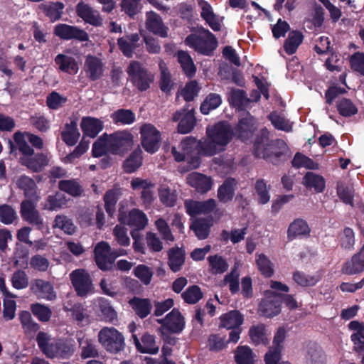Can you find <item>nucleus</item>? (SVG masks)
Wrapping results in <instances>:
<instances>
[{"label":"nucleus","mask_w":364,"mask_h":364,"mask_svg":"<svg viewBox=\"0 0 364 364\" xmlns=\"http://www.w3.org/2000/svg\"><path fill=\"white\" fill-rule=\"evenodd\" d=\"M285 337L286 331L284 328L279 327L274 335L273 346L265 355L264 361L266 364H290L288 362H279L282 350V343L284 341Z\"/></svg>","instance_id":"14"},{"label":"nucleus","mask_w":364,"mask_h":364,"mask_svg":"<svg viewBox=\"0 0 364 364\" xmlns=\"http://www.w3.org/2000/svg\"><path fill=\"white\" fill-rule=\"evenodd\" d=\"M18 217L16 210L11 205H0V221L5 225L17 223Z\"/></svg>","instance_id":"53"},{"label":"nucleus","mask_w":364,"mask_h":364,"mask_svg":"<svg viewBox=\"0 0 364 364\" xmlns=\"http://www.w3.org/2000/svg\"><path fill=\"white\" fill-rule=\"evenodd\" d=\"M31 290L38 297L52 301L56 298L53 285L43 279H34L31 284Z\"/></svg>","instance_id":"23"},{"label":"nucleus","mask_w":364,"mask_h":364,"mask_svg":"<svg viewBox=\"0 0 364 364\" xmlns=\"http://www.w3.org/2000/svg\"><path fill=\"white\" fill-rule=\"evenodd\" d=\"M235 136L234 129L226 122H219L206 128V137L200 139L199 147L205 156L224 151Z\"/></svg>","instance_id":"1"},{"label":"nucleus","mask_w":364,"mask_h":364,"mask_svg":"<svg viewBox=\"0 0 364 364\" xmlns=\"http://www.w3.org/2000/svg\"><path fill=\"white\" fill-rule=\"evenodd\" d=\"M120 194V190L116 188L107 191L104 196L105 210L110 216L115 212V206Z\"/></svg>","instance_id":"49"},{"label":"nucleus","mask_w":364,"mask_h":364,"mask_svg":"<svg viewBox=\"0 0 364 364\" xmlns=\"http://www.w3.org/2000/svg\"><path fill=\"white\" fill-rule=\"evenodd\" d=\"M142 164V151L139 148L134 150L124 163V169L127 173L134 172Z\"/></svg>","instance_id":"46"},{"label":"nucleus","mask_w":364,"mask_h":364,"mask_svg":"<svg viewBox=\"0 0 364 364\" xmlns=\"http://www.w3.org/2000/svg\"><path fill=\"white\" fill-rule=\"evenodd\" d=\"M55 63L62 72L70 75H75L78 72V64L73 57L58 54L55 58Z\"/></svg>","instance_id":"32"},{"label":"nucleus","mask_w":364,"mask_h":364,"mask_svg":"<svg viewBox=\"0 0 364 364\" xmlns=\"http://www.w3.org/2000/svg\"><path fill=\"white\" fill-rule=\"evenodd\" d=\"M80 136V134L75 120H71L70 123H66L61 133V138L68 146H74Z\"/></svg>","instance_id":"35"},{"label":"nucleus","mask_w":364,"mask_h":364,"mask_svg":"<svg viewBox=\"0 0 364 364\" xmlns=\"http://www.w3.org/2000/svg\"><path fill=\"white\" fill-rule=\"evenodd\" d=\"M109 146L108 134H104L93 144L92 156L94 157H100L107 154H111Z\"/></svg>","instance_id":"45"},{"label":"nucleus","mask_w":364,"mask_h":364,"mask_svg":"<svg viewBox=\"0 0 364 364\" xmlns=\"http://www.w3.org/2000/svg\"><path fill=\"white\" fill-rule=\"evenodd\" d=\"M41 8L43 9L46 15L50 18L51 21H55L60 18L63 4L60 2H55L43 4Z\"/></svg>","instance_id":"60"},{"label":"nucleus","mask_w":364,"mask_h":364,"mask_svg":"<svg viewBox=\"0 0 364 364\" xmlns=\"http://www.w3.org/2000/svg\"><path fill=\"white\" fill-rule=\"evenodd\" d=\"M99 343L107 351L117 353L124 348L123 335L114 327H104L98 333Z\"/></svg>","instance_id":"6"},{"label":"nucleus","mask_w":364,"mask_h":364,"mask_svg":"<svg viewBox=\"0 0 364 364\" xmlns=\"http://www.w3.org/2000/svg\"><path fill=\"white\" fill-rule=\"evenodd\" d=\"M186 180L191 187L200 193L208 192L213 186V181L210 177L198 172H193L188 174Z\"/></svg>","instance_id":"22"},{"label":"nucleus","mask_w":364,"mask_h":364,"mask_svg":"<svg viewBox=\"0 0 364 364\" xmlns=\"http://www.w3.org/2000/svg\"><path fill=\"white\" fill-rule=\"evenodd\" d=\"M118 220L123 225H127L136 230H143L148 224V218L146 214L136 208H134L127 214L122 210H119Z\"/></svg>","instance_id":"13"},{"label":"nucleus","mask_w":364,"mask_h":364,"mask_svg":"<svg viewBox=\"0 0 364 364\" xmlns=\"http://www.w3.org/2000/svg\"><path fill=\"white\" fill-rule=\"evenodd\" d=\"M230 105L238 109H243L250 102L245 93L241 90H232L229 97Z\"/></svg>","instance_id":"57"},{"label":"nucleus","mask_w":364,"mask_h":364,"mask_svg":"<svg viewBox=\"0 0 364 364\" xmlns=\"http://www.w3.org/2000/svg\"><path fill=\"white\" fill-rule=\"evenodd\" d=\"M78 343L82 359L98 357L99 352L92 339L83 336L78 338Z\"/></svg>","instance_id":"34"},{"label":"nucleus","mask_w":364,"mask_h":364,"mask_svg":"<svg viewBox=\"0 0 364 364\" xmlns=\"http://www.w3.org/2000/svg\"><path fill=\"white\" fill-rule=\"evenodd\" d=\"M157 322L166 330L174 333L181 332L185 326L184 318L176 309H173L165 318L158 319Z\"/></svg>","instance_id":"18"},{"label":"nucleus","mask_w":364,"mask_h":364,"mask_svg":"<svg viewBox=\"0 0 364 364\" xmlns=\"http://www.w3.org/2000/svg\"><path fill=\"white\" fill-rule=\"evenodd\" d=\"M237 364H255L253 353L248 346H238L235 355Z\"/></svg>","instance_id":"54"},{"label":"nucleus","mask_w":364,"mask_h":364,"mask_svg":"<svg viewBox=\"0 0 364 364\" xmlns=\"http://www.w3.org/2000/svg\"><path fill=\"white\" fill-rule=\"evenodd\" d=\"M267 133V132L263 133L261 139L255 142L254 154L257 158L264 159L274 164H277L284 154L285 145L282 142L283 149L279 147V142L269 141Z\"/></svg>","instance_id":"3"},{"label":"nucleus","mask_w":364,"mask_h":364,"mask_svg":"<svg viewBox=\"0 0 364 364\" xmlns=\"http://www.w3.org/2000/svg\"><path fill=\"white\" fill-rule=\"evenodd\" d=\"M146 27L149 31L163 38L167 36L168 28L164 26L159 14L149 11L146 13Z\"/></svg>","instance_id":"27"},{"label":"nucleus","mask_w":364,"mask_h":364,"mask_svg":"<svg viewBox=\"0 0 364 364\" xmlns=\"http://www.w3.org/2000/svg\"><path fill=\"white\" fill-rule=\"evenodd\" d=\"M108 138L112 154L124 155L132 148L134 144V136L127 131L108 134Z\"/></svg>","instance_id":"10"},{"label":"nucleus","mask_w":364,"mask_h":364,"mask_svg":"<svg viewBox=\"0 0 364 364\" xmlns=\"http://www.w3.org/2000/svg\"><path fill=\"white\" fill-rule=\"evenodd\" d=\"M126 255L127 252L124 250H119V253L112 252L109 243L104 241L98 242L94 250L96 264L102 270L109 269L117 257Z\"/></svg>","instance_id":"8"},{"label":"nucleus","mask_w":364,"mask_h":364,"mask_svg":"<svg viewBox=\"0 0 364 364\" xmlns=\"http://www.w3.org/2000/svg\"><path fill=\"white\" fill-rule=\"evenodd\" d=\"M141 144L144 150L154 154L158 151L161 143V132L155 126L150 123L142 124L139 129Z\"/></svg>","instance_id":"9"},{"label":"nucleus","mask_w":364,"mask_h":364,"mask_svg":"<svg viewBox=\"0 0 364 364\" xmlns=\"http://www.w3.org/2000/svg\"><path fill=\"white\" fill-rule=\"evenodd\" d=\"M303 183L306 188L314 189L317 193L322 192L325 188L323 178L312 172L306 173L303 179Z\"/></svg>","instance_id":"42"},{"label":"nucleus","mask_w":364,"mask_h":364,"mask_svg":"<svg viewBox=\"0 0 364 364\" xmlns=\"http://www.w3.org/2000/svg\"><path fill=\"white\" fill-rule=\"evenodd\" d=\"M73 286L79 296L87 295L92 289V280L89 274L83 269H77L70 274Z\"/></svg>","instance_id":"15"},{"label":"nucleus","mask_w":364,"mask_h":364,"mask_svg":"<svg viewBox=\"0 0 364 364\" xmlns=\"http://www.w3.org/2000/svg\"><path fill=\"white\" fill-rule=\"evenodd\" d=\"M338 113L343 117H350L358 112V109L353 102L347 98L339 99L336 104Z\"/></svg>","instance_id":"56"},{"label":"nucleus","mask_w":364,"mask_h":364,"mask_svg":"<svg viewBox=\"0 0 364 364\" xmlns=\"http://www.w3.org/2000/svg\"><path fill=\"white\" fill-rule=\"evenodd\" d=\"M85 71L91 80H97L103 75V63L99 58L89 55L85 59Z\"/></svg>","instance_id":"25"},{"label":"nucleus","mask_w":364,"mask_h":364,"mask_svg":"<svg viewBox=\"0 0 364 364\" xmlns=\"http://www.w3.org/2000/svg\"><path fill=\"white\" fill-rule=\"evenodd\" d=\"M159 197L160 201L167 207H173L176 203L177 194L176 191L166 186H161L159 188Z\"/></svg>","instance_id":"51"},{"label":"nucleus","mask_w":364,"mask_h":364,"mask_svg":"<svg viewBox=\"0 0 364 364\" xmlns=\"http://www.w3.org/2000/svg\"><path fill=\"white\" fill-rule=\"evenodd\" d=\"M66 197L60 193L49 196L47 198L46 208L49 210H55L63 208L67 204Z\"/></svg>","instance_id":"62"},{"label":"nucleus","mask_w":364,"mask_h":364,"mask_svg":"<svg viewBox=\"0 0 364 364\" xmlns=\"http://www.w3.org/2000/svg\"><path fill=\"white\" fill-rule=\"evenodd\" d=\"M311 229L307 223L303 219L294 220L289 226L287 237L293 240L298 237L307 236L310 234Z\"/></svg>","instance_id":"31"},{"label":"nucleus","mask_w":364,"mask_h":364,"mask_svg":"<svg viewBox=\"0 0 364 364\" xmlns=\"http://www.w3.org/2000/svg\"><path fill=\"white\" fill-rule=\"evenodd\" d=\"M200 143V140L197 141L195 138L191 136H186L184 138L178 145V148H172L171 152L175 160L180 162L184 160H188L189 158H191V161L189 162L190 166L194 168L198 167L200 164L199 158L198 156L192 158L191 156L195 150L197 151L198 154L203 156V154L199 147Z\"/></svg>","instance_id":"5"},{"label":"nucleus","mask_w":364,"mask_h":364,"mask_svg":"<svg viewBox=\"0 0 364 364\" xmlns=\"http://www.w3.org/2000/svg\"><path fill=\"white\" fill-rule=\"evenodd\" d=\"M257 257L256 264L259 272L266 277H272L274 269L270 260L264 254L257 255Z\"/></svg>","instance_id":"63"},{"label":"nucleus","mask_w":364,"mask_h":364,"mask_svg":"<svg viewBox=\"0 0 364 364\" xmlns=\"http://www.w3.org/2000/svg\"><path fill=\"white\" fill-rule=\"evenodd\" d=\"M256 129V122L255 118L249 113H247L244 117H242L237 124L234 134L242 141L249 139Z\"/></svg>","instance_id":"20"},{"label":"nucleus","mask_w":364,"mask_h":364,"mask_svg":"<svg viewBox=\"0 0 364 364\" xmlns=\"http://www.w3.org/2000/svg\"><path fill=\"white\" fill-rule=\"evenodd\" d=\"M136 349L142 353L156 354L159 346L156 344L155 337L149 333H144L139 340L136 336H133Z\"/></svg>","instance_id":"28"},{"label":"nucleus","mask_w":364,"mask_h":364,"mask_svg":"<svg viewBox=\"0 0 364 364\" xmlns=\"http://www.w3.org/2000/svg\"><path fill=\"white\" fill-rule=\"evenodd\" d=\"M209 270L212 274H218L224 273L228 268L226 260L218 255H211L208 257Z\"/></svg>","instance_id":"47"},{"label":"nucleus","mask_w":364,"mask_h":364,"mask_svg":"<svg viewBox=\"0 0 364 364\" xmlns=\"http://www.w3.org/2000/svg\"><path fill=\"white\" fill-rule=\"evenodd\" d=\"M54 34L63 40L75 39L81 42L89 40L88 34L77 26L60 23L55 26Z\"/></svg>","instance_id":"16"},{"label":"nucleus","mask_w":364,"mask_h":364,"mask_svg":"<svg viewBox=\"0 0 364 364\" xmlns=\"http://www.w3.org/2000/svg\"><path fill=\"white\" fill-rule=\"evenodd\" d=\"M282 299L279 294L267 291L266 297L259 304V311L266 317H273L281 311Z\"/></svg>","instance_id":"17"},{"label":"nucleus","mask_w":364,"mask_h":364,"mask_svg":"<svg viewBox=\"0 0 364 364\" xmlns=\"http://www.w3.org/2000/svg\"><path fill=\"white\" fill-rule=\"evenodd\" d=\"M304 39L302 33L298 31H291L284 43V51L288 55H292L296 53L299 46L301 44Z\"/></svg>","instance_id":"41"},{"label":"nucleus","mask_w":364,"mask_h":364,"mask_svg":"<svg viewBox=\"0 0 364 364\" xmlns=\"http://www.w3.org/2000/svg\"><path fill=\"white\" fill-rule=\"evenodd\" d=\"M184 42L198 53L207 56L212 55L218 47V40L215 35L204 28L188 35Z\"/></svg>","instance_id":"2"},{"label":"nucleus","mask_w":364,"mask_h":364,"mask_svg":"<svg viewBox=\"0 0 364 364\" xmlns=\"http://www.w3.org/2000/svg\"><path fill=\"white\" fill-rule=\"evenodd\" d=\"M36 341L40 349L48 358H65L73 354L70 346L60 341L50 342L48 335L44 332L38 333Z\"/></svg>","instance_id":"4"},{"label":"nucleus","mask_w":364,"mask_h":364,"mask_svg":"<svg viewBox=\"0 0 364 364\" xmlns=\"http://www.w3.org/2000/svg\"><path fill=\"white\" fill-rule=\"evenodd\" d=\"M20 163L33 172H39L49 164V157L43 153L33 154L28 157H20Z\"/></svg>","instance_id":"21"},{"label":"nucleus","mask_w":364,"mask_h":364,"mask_svg":"<svg viewBox=\"0 0 364 364\" xmlns=\"http://www.w3.org/2000/svg\"><path fill=\"white\" fill-rule=\"evenodd\" d=\"M127 73L133 85L140 91L149 89L154 80V75L138 61H132L127 68Z\"/></svg>","instance_id":"7"},{"label":"nucleus","mask_w":364,"mask_h":364,"mask_svg":"<svg viewBox=\"0 0 364 364\" xmlns=\"http://www.w3.org/2000/svg\"><path fill=\"white\" fill-rule=\"evenodd\" d=\"M53 228L60 229L68 235H72L75 231V226L72 220L63 215H58L55 216Z\"/></svg>","instance_id":"55"},{"label":"nucleus","mask_w":364,"mask_h":364,"mask_svg":"<svg viewBox=\"0 0 364 364\" xmlns=\"http://www.w3.org/2000/svg\"><path fill=\"white\" fill-rule=\"evenodd\" d=\"M173 121L178 122V132L187 134L191 132L196 124V117L193 110L177 111L173 114Z\"/></svg>","instance_id":"19"},{"label":"nucleus","mask_w":364,"mask_h":364,"mask_svg":"<svg viewBox=\"0 0 364 364\" xmlns=\"http://www.w3.org/2000/svg\"><path fill=\"white\" fill-rule=\"evenodd\" d=\"M213 225L212 218H200L196 220L192 223L191 229L193 230L198 239L204 240L209 235L210 230Z\"/></svg>","instance_id":"37"},{"label":"nucleus","mask_w":364,"mask_h":364,"mask_svg":"<svg viewBox=\"0 0 364 364\" xmlns=\"http://www.w3.org/2000/svg\"><path fill=\"white\" fill-rule=\"evenodd\" d=\"M139 40L138 34H132L126 38H120L118 39V46L123 54L130 58L132 56L134 50L136 48L137 42Z\"/></svg>","instance_id":"40"},{"label":"nucleus","mask_w":364,"mask_h":364,"mask_svg":"<svg viewBox=\"0 0 364 364\" xmlns=\"http://www.w3.org/2000/svg\"><path fill=\"white\" fill-rule=\"evenodd\" d=\"M113 235L117 243L123 247L130 245V239L127 235V228L122 223L117 225L113 229Z\"/></svg>","instance_id":"61"},{"label":"nucleus","mask_w":364,"mask_h":364,"mask_svg":"<svg viewBox=\"0 0 364 364\" xmlns=\"http://www.w3.org/2000/svg\"><path fill=\"white\" fill-rule=\"evenodd\" d=\"M185 260L184 254L179 248H173L168 252V265L170 269L176 272L179 271Z\"/></svg>","instance_id":"48"},{"label":"nucleus","mask_w":364,"mask_h":364,"mask_svg":"<svg viewBox=\"0 0 364 364\" xmlns=\"http://www.w3.org/2000/svg\"><path fill=\"white\" fill-rule=\"evenodd\" d=\"M17 186L23 191L24 196L28 199L38 200L37 186L33 179L26 176H21L16 182Z\"/></svg>","instance_id":"33"},{"label":"nucleus","mask_w":364,"mask_h":364,"mask_svg":"<svg viewBox=\"0 0 364 364\" xmlns=\"http://www.w3.org/2000/svg\"><path fill=\"white\" fill-rule=\"evenodd\" d=\"M115 124H130L135 120V114L129 109H119L112 114Z\"/></svg>","instance_id":"58"},{"label":"nucleus","mask_w":364,"mask_h":364,"mask_svg":"<svg viewBox=\"0 0 364 364\" xmlns=\"http://www.w3.org/2000/svg\"><path fill=\"white\" fill-rule=\"evenodd\" d=\"M14 140L17 149L22 154L21 157H28L30 155H33L34 150L28 145V141L23 132H16L14 134Z\"/></svg>","instance_id":"52"},{"label":"nucleus","mask_w":364,"mask_h":364,"mask_svg":"<svg viewBox=\"0 0 364 364\" xmlns=\"http://www.w3.org/2000/svg\"><path fill=\"white\" fill-rule=\"evenodd\" d=\"M364 270V245L360 251L347 261L342 267V272L348 275L358 274Z\"/></svg>","instance_id":"24"},{"label":"nucleus","mask_w":364,"mask_h":364,"mask_svg":"<svg viewBox=\"0 0 364 364\" xmlns=\"http://www.w3.org/2000/svg\"><path fill=\"white\" fill-rule=\"evenodd\" d=\"M80 127L85 135L94 138L102 130L103 124L99 119L85 117L82 119Z\"/></svg>","instance_id":"29"},{"label":"nucleus","mask_w":364,"mask_h":364,"mask_svg":"<svg viewBox=\"0 0 364 364\" xmlns=\"http://www.w3.org/2000/svg\"><path fill=\"white\" fill-rule=\"evenodd\" d=\"M220 326L228 329L238 328L243 322L242 316L237 311H231L220 317Z\"/></svg>","instance_id":"44"},{"label":"nucleus","mask_w":364,"mask_h":364,"mask_svg":"<svg viewBox=\"0 0 364 364\" xmlns=\"http://www.w3.org/2000/svg\"><path fill=\"white\" fill-rule=\"evenodd\" d=\"M76 12L77 16L82 18L85 22L94 26H99L102 23V19L99 12L93 10L92 8L86 4L79 3L76 7Z\"/></svg>","instance_id":"26"},{"label":"nucleus","mask_w":364,"mask_h":364,"mask_svg":"<svg viewBox=\"0 0 364 364\" xmlns=\"http://www.w3.org/2000/svg\"><path fill=\"white\" fill-rule=\"evenodd\" d=\"M64 309L72 313V317L80 324H88L90 323V316L87 310L80 304H75L69 308L64 306Z\"/></svg>","instance_id":"50"},{"label":"nucleus","mask_w":364,"mask_h":364,"mask_svg":"<svg viewBox=\"0 0 364 364\" xmlns=\"http://www.w3.org/2000/svg\"><path fill=\"white\" fill-rule=\"evenodd\" d=\"M36 203L32 199L23 200L20 205V214L23 220L41 230L43 228V219L36 209Z\"/></svg>","instance_id":"11"},{"label":"nucleus","mask_w":364,"mask_h":364,"mask_svg":"<svg viewBox=\"0 0 364 364\" xmlns=\"http://www.w3.org/2000/svg\"><path fill=\"white\" fill-rule=\"evenodd\" d=\"M136 314L141 318L146 317L151 312L152 304L149 299L134 297L129 301Z\"/></svg>","instance_id":"38"},{"label":"nucleus","mask_w":364,"mask_h":364,"mask_svg":"<svg viewBox=\"0 0 364 364\" xmlns=\"http://www.w3.org/2000/svg\"><path fill=\"white\" fill-rule=\"evenodd\" d=\"M177 58L183 73L188 77H192L196 74V67L191 56L186 51L179 50L177 53Z\"/></svg>","instance_id":"39"},{"label":"nucleus","mask_w":364,"mask_h":364,"mask_svg":"<svg viewBox=\"0 0 364 364\" xmlns=\"http://www.w3.org/2000/svg\"><path fill=\"white\" fill-rule=\"evenodd\" d=\"M11 282L14 288L23 289L28 287V277L23 270H17L14 272L11 278Z\"/></svg>","instance_id":"64"},{"label":"nucleus","mask_w":364,"mask_h":364,"mask_svg":"<svg viewBox=\"0 0 364 364\" xmlns=\"http://www.w3.org/2000/svg\"><path fill=\"white\" fill-rule=\"evenodd\" d=\"M58 188L73 197L80 196L83 188L76 179L61 180L58 183Z\"/></svg>","instance_id":"43"},{"label":"nucleus","mask_w":364,"mask_h":364,"mask_svg":"<svg viewBox=\"0 0 364 364\" xmlns=\"http://www.w3.org/2000/svg\"><path fill=\"white\" fill-rule=\"evenodd\" d=\"M348 327L354 333L351 335V341L353 343L354 350L357 352L364 350V323L357 321H353L348 324Z\"/></svg>","instance_id":"30"},{"label":"nucleus","mask_w":364,"mask_h":364,"mask_svg":"<svg viewBox=\"0 0 364 364\" xmlns=\"http://www.w3.org/2000/svg\"><path fill=\"white\" fill-rule=\"evenodd\" d=\"M200 15L205 23L214 31H220L223 26L224 17L215 13L211 4L205 0H197Z\"/></svg>","instance_id":"12"},{"label":"nucleus","mask_w":364,"mask_h":364,"mask_svg":"<svg viewBox=\"0 0 364 364\" xmlns=\"http://www.w3.org/2000/svg\"><path fill=\"white\" fill-rule=\"evenodd\" d=\"M222 100L219 95L211 93L207 96L203 102L200 105V111L204 114H208L209 112L216 109L220 104Z\"/></svg>","instance_id":"59"},{"label":"nucleus","mask_w":364,"mask_h":364,"mask_svg":"<svg viewBox=\"0 0 364 364\" xmlns=\"http://www.w3.org/2000/svg\"><path fill=\"white\" fill-rule=\"evenodd\" d=\"M237 185V181L234 178H228L219 187L218 190V198L222 203H228L234 197L235 188Z\"/></svg>","instance_id":"36"}]
</instances>
